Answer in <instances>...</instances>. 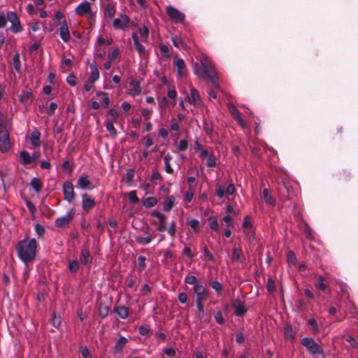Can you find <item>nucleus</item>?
Segmentation results:
<instances>
[{
    "label": "nucleus",
    "instance_id": "1",
    "mask_svg": "<svg viewBox=\"0 0 358 358\" xmlns=\"http://www.w3.org/2000/svg\"><path fill=\"white\" fill-rule=\"evenodd\" d=\"M194 72L198 77L206 76L215 88L219 87V78L212 61L206 55L200 58V63L194 64Z\"/></svg>",
    "mask_w": 358,
    "mask_h": 358
},
{
    "label": "nucleus",
    "instance_id": "2",
    "mask_svg": "<svg viewBox=\"0 0 358 358\" xmlns=\"http://www.w3.org/2000/svg\"><path fill=\"white\" fill-rule=\"evenodd\" d=\"M38 244L35 238H25L19 241L15 250L19 259L24 264L33 262L36 256Z\"/></svg>",
    "mask_w": 358,
    "mask_h": 358
},
{
    "label": "nucleus",
    "instance_id": "3",
    "mask_svg": "<svg viewBox=\"0 0 358 358\" xmlns=\"http://www.w3.org/2000/svg\"><path fill=\"white\" fill-rule=\"evenodd\" d=\"M301 344L312 355H322L324 353L323 349L311 338H303L301 341Z\"/></svg>",
    "mask_w": 358,
    "mask_h": 358
},
{
    "label": "nucleus",
    "instance_id": "4",
    "mask_svg": "<svg viewBox=\"0 0 358 358\" xmlns=\"http://www.w3.org/2000/svg\"><path fill=\"white\" fill-rule=\"evenodd\" d=\"M10 145L9 132L7 127L0 125V151L1 152L8 151Z\"/></svg>",
    "mask_w": 358,
    "mask_h": 358
},
{
    "label": "nucleus",
    "instance_id": "5",
    "mask_svg": "<svg viewBox=\"0 0 358 358\" xmlns=\"http://www.w3.org/2000/svg\"><path fill=\"white\" fill-rule=\"evenodd\" d=\"M166 13L170 20L173 23H184L185 20V15L173 6H168L166 7Z\"/></svg>",
    "mask_w": 358,
    "mask_h": 358
},
{
    "label": "nucleus",
    "instance_id": "6",
    "mask_svg": "<svg viewBox=\"0 0 358 358\" xmlns=\"http://www.w3.org/2000/svg\"><path fill=\"white\" fill-rule=\"evenodd\" d=\"M7 20L11 23L10 30L13 33L17 34L22 31L20 22L15 13L8 11L7 13Z\"/></svg>",
    "mask_w": 358,
    "mask_h": 358
},
{
    "label": "nucleus",
    "instance_id": "7",
    "mask_svg": "<svg viewBox=\"0 0 358 358\" xmlns=\"http://www.w3.org/2000/svg\"><path fill=\"white\" fill-rule=\"evenodd\" d=\"M164 215L158 212V231H164L166 230L169 234L173 237L174 236L176 232L175 224L172 221L170 226L168 228H166L164 224Z\"/></svg>",
    "mask_w": 358,
    "mask_h": 358
},
{
    "label": "nucleus",
    "instance_id": "8",
    "mask_svg": "<svg viewBox=\"0 0 358 358\" xmlns=\"http://www.w3.org/2000/svg\"><path fill=\"white\" fill-rule=\"evenodd\" d=\"M161 81L164 85L167 87V96L171 100L172 105H176L177 92L175 86L166 77H162Z\"/></svg>",
    "mask_w": 358,
    "mask_h": 358
},
{
    "label": "nucleus",
    "instance_id": "9",
    "mask_svg": "<svg viewBox=\"0 0 358 358\" xmlns=\"http://www.w3.org/2000/svg\"><path fill=\"white\" fill-rule=\"evenodd\" d=\"M62 190L64 199L69 203L72 202L75 199V193L73 184L69 181L65 182L63 184Z\"/></svg>",
    "mask_w": 358,
    "mask_h": 358
},
{
    "label": "nucleus",
    "instance_id": "10",
    "mask_svg": "<svg viewBox=\"0 0 358 358\" xmlns=\"http://www.w3.org/2000/svg\"><path fill=\"white\" fill-rule=\"evenodd\" d=\"M231 306L234 309V314L238 317L243 316L248 311L245 303L238 299L233 300Z\"/></svg>",
    "mask_w": 358,
    "mask_h": 358
},
{
    "label": "nucleus",
    "instance_id": "11",
    "mask_svg": "<svg viewBox=\"0 0 358 358\" xmlns=\"http://www.w3.org/2000/svg\"><path fill=\"white\" fill-rule=\"evenodd\" d=\"M95 206V201L94 198L87 194H83L82 195V208L83 209L88 212L92 209Z\"/></svg>",
    "mask_w": 358,
    "mask_h": 358
},
{
    "label": "nucleus",
    "instance_id": "12",
    "mask_svg": "<svg viewBox=\"0 0 358 358\" xmlns=\"http://www.w3.org/2000/svg\"><path fill=\"white\" fill-rule=\"evenodd\" d=\"M129 22V18L125 14L120 15V17L115 18L113 20V25L115 29H124Z\"/></svg>",
    "mask_w": 358,
    "mask_h": 358
},
{
    "label": "nucleus",
    "instance_id": "13",
    "mask_svg": "<svg viewBox=\"0 0 358 358\" xmlns=\"http://www.w3.org/2000/svg\"><path fill=\"white\" fill-rule=\"evenodd\" d=\"M155 180H157V172H153L152 178L148 181H146L143 185V189L145 190V194H154Z\"/></svg>",
    "mask_w": 358,
    "mask_h": 358
},
{
    "label": "nucleus",
    "instance_id": "14",
    "mask_svg": "<svg viewBox=\"0 0 358 358\" xmlns=\"http://www.w3.org/2000/svg\"><path fill=\"white\" fill-rule=\"evenodd\" d=\"M193 290L196 294V301H205L206 299V291L205 287L199 283H196Z\"/></svg>",
    "mask_w": 358,
    "mask_h": 358
},
{
    "label": "nucleus",
    "instance_id": "15",
    "mask_svg": "<svg viewBox=\"0 0 358 358\" xmlns=\"http://www.w3.org/2000/svg\"><path fill=\"white\" fill-rule=\"evenodd\" d=\"M59 36L64 43H67L70 41L71 35L66 20H64L62 22L61 27L59 28Z\"/></svg>",
    "mask_w": 358,
    "mask_h": 358
},
{
    "label": "nucleus",
    "instance_id": "16",
    "mask_svg": "<svg viewBox=\"0 0 358 358\" xmlns=\"http://www.w3.org/2000/svg\"><path fill=\"white\" fill-rule=\"evenodd\" d=\"M228 108L235 120L238 123L240 126L244 128L245 127V123L243 119L241 117L240 112L232 104L229 105Z\"/></svg>",
    "mask_w": 358,
    "mask_h": 358
},
{
    "label": "nucleus",
    "instance_id": "17",
    "mask_svg": "<svg viewBox=\"0 0 358 358\" xmlns=\"http://www.w3.org/2000/svg\"><path fill=\"white\" fill-rule=\"evenodd\" d=\"M129 84L131 88L129 89V94L135 96L138 95L141 92V88L140 87L139 81L136 80L133 78L129 79Z\"/></svg>",
    "mask_w": 358,
    "mask_h": 358
},
{
    "label": "nucleus",
    "instance_id": "18",
    "mask_svg": "<svg viewBox=\"0 0 358 358\" xmlns=\"http://www.w3.org/2000/svg\"><path fill=\"white\" fill-rule=\"evenodd\" d=\"M187 101L195 106H199L201 103V99L197 91L192 87L190 90V94L187 96Z\"/></svg>",
    "mask_w": 358,
    "mask_h": 358
},
{
    "label": "nucleus",
    "instance_id": "19",
    "mask_svg": "<svg viewBox=\"0 0 358 358\" xmlns=\"http://www.w3.org/2000/svg\"><path fill=\"white\" fill-rule=\"evenodd\" d=\"M73 215L74 213H73V210H71L67 215L57 218L55 220V226L57 227H62L68 224L70 220L72 219Z\"/></svg>",
    "mask_w": 358,
    "mask_h": 358
},
{
    "label": "nucleus",
    "instance_id": "20",
    "mask_svg": "<svg viewBox=\"0 0 358 358\" xmlns=\"http://www.w3.org/2000/svg\"><path fill=\"white\" fill-rule=\"evenodd\" d=\"M76 12L79 15H84L87 13H90V12H91L90 3L87 1L82 2L76 7Z\"/></svg>",
    "mask_w": 358,
    "mask_h": 358
},
{
    "label": "nucleus",
    "instance_id": "21",
    "mask_svg": "<svg viewBox=\"0 0 358 358\" xmlns=\"http://www.w3.org/2000/svg\"><path fill=\"white\" fill-rule=\"evenodd\" d=\"M80 262L85 266H88L92 264V257L90 255V251L87 248H83L80 252Z\"/></svg>",
    "mask_w": 358,
    "mask_h": 358
},
{
    "label": "nucleus",
    "instance_id": "22",
    "mask_svg": "<svg viewBox=\"0 0 358 358\" xmlns=\"http://www.w3.org/2000/svg\"><path fill=\"white\" fill-rule=\"evenodd\" d=\"M175 66L176 67L178 76H184L187 71V68L184 60L182 59H177L175 62Z\"/></svg>",
    "mask_w": 358,
    "mask_h": 358
},
{
    "label": "nucleus",
    "instance_id": "23",
    "mask_svg": "<svg viewBox=\"0 0 358 358\" xmlns=\"http://www.w3.org/2000/svg\"><path fill=\"white\" fill-rule=\"evenodd\" d=\"M20 162L24 166L29 165L33 162V157L27 150H22L20 153Z\"/></svg>",
    "mask_w": 358,
    "mask_h": 358
},
{
    "label": "nucleus",
    "instance_id": "24",
    "mask_svg": "<svg viewBox=\"0 0 358 358\" xmlns=\"http://www.w3.org/2000/svg\"><path fill=\"white\" fill-rule=\"evenodd\" d=\"M282 185L286 191V194L285 195V196L287 199H289L293 193V185H294V183L293 182L289 181L287 179H283L282 180Z\"/></svg>",
    "mask_w": 358,
    "mask_h": 358
},
{
    "label": "nucleus",
    "instance_id": "25",
    "mask_svg": "<svg viewBox=\"0 0 358 358\" xmlns=\"http://www.w3.org/2000/svg\"><path fill=\"white\" fill-rule=\"evenodd\" d=\"M41 133L38 130H34L31 132L30 136V141L31 145L34 148L39 147L41 145Z\"/></svg>",
    "mask_w": 358,
    "mask_h": 358
},
{
    "label": "nucleus",
    "instance_id": "26",
    "mask_svg": "<svg viewBox=\"0 0 358 358\" xmlns=\"http://www.w3.org/2000/svg\"><path fill=\"white\" fill-rule=\"evenodd\" d=\"M99 315L102 319L105 318L110 312V306L107 304L100 301L98 307Z\"/></svg>",
    "mask_w": 358,
    "mask_h": 358
},
{
    "label": "nucleus",
    "instance_id": "27",
    "mask_svg": "<svg viewBox=\"0 0 358 358\" xmlns=\"http://www.w3.org/2000/svg\"><path fill=\"white\" fill-rule=\"evenodd\" d=\"M114 313L122 319H125L129 315L128 309L124 306H116L114 308Z\"/></svg>",
    "mask_w": 358,
    "mask_h": 358
},
{
    "label": "nucleus",
    "instance_id": "28",
    "mask_svg": "<svg viewBox=\"0 0 358 358\" xmlns=\"http://www.w3.org/2000/svg\"><path fill=\"white\" fill-rule=\"evenodd\" d=\"M176 199L174 196H167L162 203V209L164 211H169L174 205Z\"/></svg>",
    "mask_w": 358,
    "mask_h": 358
},
{
    "label": "nucleus",
    "instance_id": "29",
    "mask_svg": "<svg viewBox=\"0 0 358 358\" xmlns=\"http://www.w3.org/2000/svg\"><path fill=\"white\" fill-rule=\"evenodd\" d=\"M284 335L286 339L293 341L295 338V333L293 331L292 326L286 324L284 327Z\"/></svg>",
    "mask_w": 358,
    "mask_h": 358
},
{
    "label": "nucleus",
    "instance_id": "30",
    "mask_svg": "<svg viewBox=\"0 0 358 358\" xmlns=\"http://www.w3.org/2000/svg\"><path fill=\"white\" fill-rule=\"evenodd\" d=\"M262 198L264 200V201L271 205H275V200L272 197V196L269 194L268 190L267 189H264L262 193Z\"/></svg>",
    "mask_w": 358,
    "mask_h": 358
},
{
    "label": "nucleus",
    "instance_id": "31",
    "mask_svg": "<svg viewBox=\"0 0 358 358\" xmlns=\"http://www.w3.org/2000/svg\"><path fill=\"white\" fill-rule=\"evenodd\" d=\"M90 185V180L87 175H82L78 180V185L81 189H87Z\"/></svg>",
    "mask_w": 358,
    "mask_h": 358
},
{
    "label": "nucleus",
    "instance_id": "32",
    "mask_svg": "<svg viewBox=\"0 0 358 358\" xmlns=\"http://www.w3.org/2000/svg\"><path fill=\"white\" fill-rule=\"evenodd\" d=\"M91 73L88 80L95 82L99 78V71L94 64L90 65Z\"/></svg>",
    "mask_w": 358,
    "mask_h": 358
},
{
    "label": "nucleus",
    "instance_id": "33",
    "mask_svg": "<svg viewBox=\"0 0 358 358\" xmlns=\"http://www.w3.org/2000/svg\"><path fill=\"white\" fill-rule=\"evenodd\" d=\"M128 342V339L125 337L121 336L117 341L116 342L114 350L115 352H122L124 346L125 344Z\"/></svg>",
    "mask_w": 358,
    "mask_h": 358
},
{
    "label": "nucleus",
    "instance_id": "34",
    "mask_svg": "<svg viewBox=\"0 0 358 358\" xmlns=\"http://www.w3.org/2000/svg\"><path fill=\"white\" fill-rule=\"evenodd\" d=\"M131 37L134 41L135 49L139 52V54H143L145 52V48L139 43L137 34L133 33Z\"/></svg>",
    "mask_w": 358,
    "mask_h": 358
},
{
    "label": "nucleus",
    "instance_id": "35",
    "mask_svg": "<svg viewBox=\"0 0 358 358\" xmlns=\"http://www.w3.org/2000/svg\"><path fill=\"white\" fill-rule=\"evenodd\" d=\"M243 257V252L242 250L239 248H234L232 251V255H231V261L232 262H243V259L241 257Z\"/></svg>",
    "mask_w": 358,
    "mask_h": 358
},
{
    "label": "nucleus",
    "instance_id": "36",
    "mask_svg": "<svg viewBox=\"0 0 358 358\" xmlns=\"http://www.w3.org/2000/svg\"><path fill=\"white\" fill-rule=\"evenodd\" d=\"M115 7L113 3H108L104 9V15L108 18H112L115 14Z\"/></svg>",
    "mask_w": 358,
    "mask_h": 358
},
{
    "label": "nucleus",
    "instance_id": "37",
    "mask_svg": "<svg viewBox=\"0 0 358 358\" xmlns=\"http://www.w3.org/2000/svg\"><path fill=\"white\" fill-rule=\"evenodd\" d=\"M31 187L35 190L36 193H39L42 189V182L38 178H34L30 182Z\"/></svg>",
    "mask_w": 358,
    "mask_h": 358
},
{
    "label": "nucleus",
    "instance_id": "38",
    "mask_svg": "<svg viewBox=\"0 0 358 358\" xmlns=\"http://www.w3.org/2000/svg\"><path fill=\"white\" fill-rule=\"evenodd\" d=\"M210 285L215 291L217 296H220L222 294L223 285L221 282L217 280H213L210 282Z\"/></svg>",
    "mask_w": 358,
    "mask_h": 358
},
{
    "label": "nucleus",
    "instance_id": "39",
    "mask_svg": "<svg viewBox=\"0 0 358 358\" xmlns=\"http://www.w3.org/2000/svg\"><path fill=\"white\" fill-rule=\"evenodd\" d=\"M159 50L162 57L166 59L169 60L171 58L169 47L165 44H162L159 45Z\"/></svg>",
    "mask_w": 358,
    "mask_h": 358
},
{
    "label": "nucleus",
    "instance_id": "40",
    "mask_svg": "<svg viewBox=\"0 0 358 358\" xmlns=\"http://www.w3.org/2000/svg\"><path fill=\"white\" fill-rule=\"evenodd\" d=\"M315 287L322 292H325L327 289V285L324 282V278L322 276H319L317 279Z\"/></svg>",
    "mask_w": 358,
    "mask_h": 358
},
{
    "label": "nucleus",
    "instance_id": "41",
    "mask_svg": "<svg viewBox=\"0 0 358 358\" xmlns=\"http://www.w3.org/2000/svg\"><path fill=\"white\" fill-rule=\"evenodd\" d=\"M143 206L145 208H150L157 204V199L154 196L148 197L143 200Z\"/></svg>",
    "mask_w": 358,
    "mask_h": 358
},
{
    "label": "nucleus",
    "instance_id": "42",
    "mask_svg": "<svg viewBox=\"0 0 358 358\" xmlns=\"http://www.w3.org/2000/svg\"><path fill=\"white\" fill-rule=\"evenodd\" d=\"M113 122L114 121L113 120H106L105 125L107 131L110 134V135L115 136L117 135V131L113 125Z\"/></svg>",
    "mask_w": 358,
    "mask_h": 358
},
{
    "label": "nucleus",
    "instance_id": "43",
    "mask_svg": "<svg viewBox=\"0 0 358 358\" xmlns=\"http://www.w3.org/2000/svg\"><path fill=\"white\" fill-rule=\"evenodd\" d=\"M79 263L77 259L69 262V269L71 273H76L79 269Z\"/></svg>",
    "mask_w": 358,
    "mask_h": 358
},
{
    "label": "nucleus",
    "instance_id": "44",
    "mask_svg": "<svg viewBox=\"0 0 358 358\" xmlns=\"http://www.w3.org/2000/svg\"><path fill=\"white\" fill-rule=\"evenodd\" d=\"M171 41L173 42V45L176 48H182L183 49L186 48V44L177 36H172Z\"/></svg>",
    "mask_w": 358,
    "mask_h": 358
},
{
    "label": "nucleus",
    "instance_id": "45",
    "mask_svg": "<svg viewBox=\"0 0 358 358\" xmlns=\"http://www.w3.org/2000/svg\"><path fill=\"white\" fill-rule=\"evenodd\" d=\"M189 226L195 231H199L200 229V223L196 219H191L187 222Z\"/></svg>",
    "mask_w": 358,
    "mask_h": 358
},
{
    "label": "nucleus",
    "instance_id": "46",
    "mask_svg": "<svg viewBox=\"0 0 358 358\" xmlns=\"http://www.w3.org/2000/svg\"><path fill=\"white\" fill-rule=\"evenodd\" d=\"M13 66L17 72L20 71L21 63L19 53H15L13 56Z\"/></svg>",
    "mask_w": 358,
    "mask_h": 358
},
{
    "label": "nucleus",
    "instance_id": "47",
    "mask_svg": "<svg viewBox=\"0 0 358 358\" xmlns=\"http://www.w3.org/2000/svg\"><path fill=\"white\" fill-rule=\"evenodd\" d=\"M128 198L132 204H136L139 203V199L136 196V191H131L128 193Z\"/></svg>",
    "mask_w": 358,
    "mask_h": 358
},
{
    "label": "nucleus",
    "instance_id": "48",
    "mask_svg": "<svg viewBox=\"0 0 358 358\" xmlns=\"http://www.w3.org/2000/svg\"><path fill=\"white\" fill-rule=\"evenodd\" d=\"M32 99V93L31 92H24L20 96V101L21 102L31 101Z\"/></svg>",
    "mask_w": 358,
    "mask_h": 358
},
{
    "label": "nucleus",
    "instance_id": "49",
    "mask_svg": "<svg viewBox=\"0 0 358 358\" xmlns=\"http://www.w3.org/2000/svg\"><path fill=\"white\" fill-rule=\"evenodd\" d=\"M216 194L219 198H222L224 196L225 187L224 185L217 184L215 188Z\"/></svg>",
    "mask_w": 358,
    "mask_h": 358
},
{
    "label": "nucleus",
    "instance_id": "50",
    "mask_svg": "<svg viewBox=\"0 0 358 358\" xmlns=\"http://www.w3.org/2000/svg\"><path fill=\"white\" fill-rule=\"evenodd\" d=\"M97 96L102 97L103 107L104 108L108 107L109 103H110V99H109V97L108 96L106 92H98Z\"/></svg>",
    "mask_w": 358,
    "mask_h": 358
},
{
    "label": "nucleus",
    "instance_id": "51",
    "mask_svg": "<svg viewBox=\"0 0 358 358\" xmlns=\"http://www.w3.org/2000/svg\"><path fill=\"white\" fill-rule=\"evenodd\" d=\"M188 146V143L186 140H180L176 145V148L179 151L186 150Z\"/></svg>",
    "mask_w": 358,
    "mask_h": 358
},
{
    "label": "nucleus",
    "instance_id": "52",
    "mask_svg": "<svg viewBox=\"0 0 358 358\" xmlns=\"http://www.w3.org/2000/svg\"><path fill=\"white\" fill-rule=\"evenodd\" d=\"M206 166L208 167H213L216 166V158L213 155L210 154L207 157Z\"/></svg>",
    "mask_w": 358,
    "mask_h": 358
},
{
    "label": "nucleus",
    "instance_id": "53",
    "mask_svg": "<svg viewBox=\"0 0 358 358\" xmlns=\"http://www.w3.org/2000/svg\"><path fill=\"white\" fill-rule=\"evenodd\" d=\"M266 289L269 293L273 292L275 289V282L271 278L268 279Z\"/></svg>",
    "mask_w": 358,
    "mask_h": 358
},
{
    "label": "nucleus",
    "instance_id": "54",
    "mask_svg": "<svg viewBox=\"0 0 358 358\" xmlns=\"http://www.w3.org/2000/svg\"><path fill=\"white\" fill-rule=\"evenodd\" d=\"M209 227L213 231H217L219 228V224L216 219L210 218L209 219Z\"/></svg>",
    "mask_w": 358,
    "mask_h": 358
},
{
    "label": "nucleus",
    "instance_id": "55",
    "mask_svg": "<svg viewBox=\"0 0 358 358\" xmlns=\"http://www.w3.org/2000/svg\"><path fill=\"white\" fill-rule=\"evenodd\" d=\"M120 54V50L118 48L114 49L108 55V59L112 62L115 61V59L118 57Z\"/></svg>",
    "mask_w": 358,
    "mask_h": 358
},
{
    "label": "nucleus",
    "instance_id": "56",
    "mask_svg": "<svg viewBox=\"0 0 358 358\" xmlns=\"http://www.w3.org/2000/svg\"><path fill=\"white\" fill-rule=\"evenodd\" d=\"M67 83L71 86H75L77 83V78L76 76L73 73H71L69 75V76L66 78Z\"/></svg>",
    "mask_w": 358,
    "mask_h": 358
},
{
    "label": "nucleus",
    "instance_id": "57",
    "mask_svg": "<svg viewBox=\"0 0 358 358\" xmlns=\"http://www.w3.org/2000/svg\"><path fill=\"white\" fill-rule=\"evenodd\" d=\"M51 323L55 327H59L61 324L60 317L57 316L56 314L54 313L51 319Z\"/></svg>",
    "mask_w": 358,
    "mask_h": 358
},
{
    "label": "nucleus",
    "instance_id": "58",
    "mask_svg": "<svg viewBox=\"0 0 358 358\" xmlns=\"http://www.w3.org/2000/svg\"><path fill=\"white\" fill-rule=\"evenodd\" d=\"M308 324L312 327L313 333H317L319 331L317 323L314 318L309 319Z\"/></svg>",
    "mask_w": 358,
    "mask_h": 358
},
{
    "label": "nucleus",
    "instance_id": "59",
    "mask_svg": "<svg viewBox=\"0 0 358 358\" xmlns=\"http://www.w3.org/2000/svg\"><path fill=\"white\" fill-rule=\"evenodd\" d=\"M185 282L189 285H196V283H199L197 282L196 278L194 275H189L186 276L185 279Z\"/></svg>",
    "mask_w": 358,
    "mask_h": 358
},
{
    "label": "nucleus",
    "instance_id": "60",
    "mask_svg": "<svg viewBox=\"0 0 358 358\" xmlns=\"http://www.w3.org/2000/svg\"><path fill=\"white\" fill-rule=\"evenodd\" d=\"M287 261L289 264H294L296 261L294 253L292 251H289L287 254Z\"/></svg>",
    "mask_w": 358,
    "mask_h": 358
},
{
    "label": "nucleus",
    "instance_id": "61",
    "mask_svg": "<svg viewBox=\"0 0 358 358\" xmlns=\"http://www.w3.org/2000/svg\"><path fill=\"white\" fill-rule=\"evenodd\" d=\"M57 108V104L56 103H54V102L50 103V104L49 106V108L47 110L48 115H49V116L52 115L55 113Z\"/></svg>",
    "mask_w": 358,
    "mask_h": 358
},
{
    "label": "nucleus",
    "instance_id": "62",
    "mask_svg": "<svg viewBox=\"0 0 358 358\" xmlns=\"http://www.w3.org/2000/svg\"><path fill=\"white\" fill-rule=\"evenodd\" d=\"M35 231L39 236H43L45 234V228L40 224L35 225Z\"/></svg>",
    "mask_w": 358,
    "mask_h": 358
},
{
    "label": "nucleus",
    "instance_id": "63",
    "mask_svg": "<svg viewBox=\"0 0 358 358\" xmlns=\"http://www.w3.org/2000/svg\"><path fill=\"white\" fill-rule=\"evenodd\" d=\"M80 352L83 358H91V355L87 347H81Z\"/></svg>",
    "mask_w": 358,
    "mask_h": 358
},
{
    "label": "nucleus",
    "instance_id": "64",
    "mask_svg": "<svg viewBox=\"0 0 358 358\" xmlns=\"http://www.w3.org/2000/svg\"><path fill=\"white\" fill-rule=\"evenodd\" d=\"M139 34L143 38H147L149 34V29L145 25L142 29H140Z\"/></svg>",
    "mask_w": 358,
    "mask_h": 358
}]
</instances>
